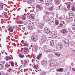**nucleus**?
Instances as JSON below:
<instances>
[{
    "instance_id": "obj_47",
    "label": "nucleus",
    "mask_w": 75,
    "mask_h": 75,
    "mask_svg": "<svg viewBox=\"0 0 75 75\" xmlns=\"http://www.w3.org/2000/svg\"><path fill=\"white\" fill-rule=\"evenodd\" d=\"M11 63V65L12 66V67H14V63L13 62H10Z\"/></svg>"
},
{
    "instance_id": "obj_28",
    "label": "nucleus",
    "mask_w": 75,
    "mask_h": 75,
    "mask_svg": "<svg viewBox=\"0 0 75 75\" xmlns=\"http://www.w3.org/2000/svg\"><path fill=\"white\" fill-rule=\"evenodd\" d=\"M64 71V69L62 68H60L57 70V71L59 72H62Z\"/></svg>"
},
{
    "instance_id": "obj_52",
    "label": "nucleus",
    "mask_w": 75,
    "mask_h": 75,
    "mask_svg": "<svg viewBox=\"0 0 75 75\" xmlns=\"http://www.w3.org/2000/svg\"><path fill=\"white\" fill-rule=\"evenodd\" d=\"M63 24L60 23L59 25L58 26V27H62L63 26Z\"/></svg>"
},
{
    "instance_id": "obj_64",
    "label": "nucleus",
    "mask_w": 75,
    "mask_h": 75,
    "mask_svg": "<svg viewBox=\"0 0 75 75\" xmlns=\"http://www.w3.org/2000/svg\"><path fill=\"white\" fill-rule=\"evenodd\" d=\"M16 27V26H13V28H16V27Z\"/></svg>"
},
{
    "instance_id": "obj_57",
    "label": "nucleus",
    "mask_w": 75,
    "mask_h": 75,
    "mask_svg": "<svg viewBox=\"0 0 75 75\" xmlns=\"http://www.w3.org/2000/svg\"><path fill=\"white\" fill-rule=\"evenodd\" d=\"M0 75H6V74L5 73H0Z\"/></svg>"
},
{
    "instance_id": "obj_9",
    "label": "nucleus",
    "mask_w": 75,
    "mask_h": 75,
    "mask_svg": "<svg viewBox=\"0 0 75 75\" xmlns=\"http://www.w3.org/2000/svg\"><path fill=\"white\" fill-rule=\"evenodd\" d=\"M52 35L54 38H56L57 37V33L55 31H52Z\"/></svg>"
},
{
    "instance_id": "obj_12",
    "label": "nucleus",
    "mask_w": 75,
    "mask_h": 75,
    "mask_svg": "<svg viewBox=\"0 0 75 75\" xmlns=\"http://www.w3.org/2000/svg\"><path fill=\"white\" fill-rule=\"evenodd\" d=\"M46 39L44 38H40V41L42 43H44L46 41Z\"/></svg>"
},
{
    "instance_id": "obj_51",
    "label": "nucleus",
    "mask_w": 75,
    "mask_h": 75,
    "mask_svg": "<svg viewBox=\"0 0 75 75\" xmlns=\"http://www.w3.org/2000/svg\"><path fill=\"white\" fill-rule=\"evenodd\" d=\"M6 68H7V67L8 68L10 67V65H8V64H6Z\"/></svg>"
},
{
    "instance_id": "obj_60",
    "label": "nucleus",
    "mask_w": 75,
    "mask_h": 75,
    "mask_svg": "<svg viewBox=\"0 0 75 75\" xmlns=\"http://www.w3.org/2000/svg\"><path fill=\"white\" fill-rule=\"evenodd\" d=\"M39 1H41V2H42L43 1V0H39Z\"/></svg>"
},
{
    "instance_id": "obj_19",
    "label": "nucleus",
    "mask_w": 75,
    "mask_h": 75,
    "mask_svg": "<svg viewBox=\"0 0 75 75\" xmlns=\"http://www.w3.org/2000/svg\"><path fill=\"white\" fill-rule=\"evenodd\" d=\"M24 23V21L23 20H19L18 21L17 24H23Z\"/></svg>"
},
{
    "instance_id": "obj_25",
    "label": "nucleus",
    "mask_w": 75,
    "mask_h": 75,
    "mask_svg": "<svg viewBox=\"0 0 75 75\" xmlns=\"http://www.w3.org/2000/svg\"><path fill=\"white\" fill-rule=\"evenodd\" d=\"M47 63V61L43 60L42 62V65H46Z\"/></svg>"
},
{
    "instance_id": "obj_15",
    "label": "nucleus",
    "mask_w": 75,
    "mask_h": 75,
    "mask_svg": "<svg viewBox=\"0 0 75 75\" xmlns=\"http://www.w3.org/2000/svg\"><path fill=\"white\" fill-rule=\"evenodd\" d=\"M55 45V43H54V42L53 40H52L50 41V45L51 47H53L54 45Z\"/></svg>"
},
{
    "instance_id": "obj_46",
    "label": "nucleus",
    "mask_w": 75,
    "mask_h": 75,
    "mask_svg": "<svg viewBox=\"0 0 75 75\" xmlns=\"http://www.w3.org/2000/svg\"><path fill=\"white\" fill-rule=\"evenodd\" d=\"M54 54H55L57 56V57H59V56L61 55V54H60L58 53H55Z\"/></svg>"
},
{
    "instance_id": "obj_11",
    "label": "nucleus",
    "mask_w": 75,
    "mask_h": 75,
    "mask_svg": "<svg viewBox=\"0 0 75 75\" xmlns=\"http://www.w3.org/2000/svg\"><path fill=\"white\" fill-rule=\"evenodd\" d=\"M32 40L34 41H37L38 39V38L37 36H32Z\"/></svg>"
},
{
    "instance_id": "obj_33",
    "label": "nucleus",
    "mask_w": 75,
    "mask_h": 75,
    "mask_svg": "<svg viewBox=\"0 0 75 75\" xmlns=\"http://www.w3.org/2000/svg\"><path fill=\"white\" fill-rule=\"evenodd\" d=\"M71 10H72V11H75V7L74 5H73L71 6Z\"/></svg>"
},
{
    "instance_id": "obj_63",
    "label": "nucleus",
    "mask_w": 75,
    "mask_h": 75,
    "mask_svg": "<svg viewBox=\"0 0 75 75\" xmlns=\"http://www.w3.org/2000/svg\"><path fill=\"white\" fill-rule=\"evenodd\" d=\"M6 75H9L8 74V73H7L6 74Z\"/></svg>"
},
{
    "instance_id": "obj_50",
    "label": "nucleus",
    "mask_w": 75,
    "mask_h": 75,
    "mask_svg": "<svg viewBox=\"0 0 75 75\" xmlns=\"http://www.w3.org/2000/svg\"><path fill=\"white\" fill-rule=\"evenodd\" d=\"M43 48L45 49V50H47V45H45L44 46Z\"/></svg>"
},
{
    "instance_id": "obj_62",
    "label": "nucleus",
    "mask_w": 75,
    "mask_h": 75,
    "mask_svg": "<svg viewBox=\"0 0 75 75\" xmlns=\"http://www.w3.org/2000/svg\"><path fill=\"white\" fill-rule=\"evenodd\" d=\"M66 57H69V55H67V56H66Z\"/></svg>"
},
{
    "instance_id": "obj_35",
    "label": "nucleus",
    "mask_w": 75,
    "mask_h": 75,
    "mask_svg": "<svg viewBox=\"0 0 75 75\" xmlns=\"http://www.w3.org/2000/svg\"><path fill=\"white\" fill-rule=\"evenodd\" d=\"M66 29H63L61 30V32L63 34H65V33H66Z\"/></svg>"
},
{
    "instance_id": "obj_59",
    "label": "nucleus",
    "mask_w": 75,
    "mask_h": 75,
    "mask_svg": "<svg viewBox=\"0 0 75 75\" xmlns=\"http://www.w3.org/2000/svg\"><path fill=\"white\" fill-rule=\"evenodd\" d=\"M26 0H23V2H26Z\"/></svg>"
},
{
    "instance_id": "obj_41",
    "label": "nucleus",
    "mask_w": 75,
    "mask_h": 75,
    "mask_svg": "<svg viewBox=\"0 0 75 75\" xmlns=\"http://www.w3.org/2000/svg\"><path fill=\"white\" fill-rule=\"evenodd\" d=\"M72 29L75 30V24H73L72 26Z\"/></svg>"
},
{
    "instance_id": "obj_14",
    "label": "nucleus",
    "mask_w": 75,
    "mask_h": 75,
    "mask_svg": "<svg viewBox=\"0 0 75 75\" xmlns=\"http://www.w3.org/2000/svg\"><path fill=\"white\" fill-rule=\"evenodd\" d=\"M23 46L28 47L29 46V43L27 41H25L24 43Z\"/></svg>"
},
{
    "instance_id": "obj_39",
    "label": "nucleus",
    "mask_w": 75,
    "mask_h": 75,
    "mask_svg": "<svg viewBox=\"0 0 75 75\" xmlns=\"http://www.w3.org/2000/svg\"><path fill=\"white\" fill-rule=\"evenodd\" d=\"M40 75H46V73L44 72H42L40 73Z\"/></svg>"
},
{
    "instance_id": "obj_31",
    "label": "nucleus",
    "mask_w": 75,
    "mask_h": 75,
    "mask_svg": "<svg viewBox=\"0 0 75 75\" xmlns=\"http://www.w3.org/2000/svg\"><path fill=\"white\" fill-rule=\"evenodd\" d=\"M44 31H43L42 30L40 32V35H44Z\"/></svg>"
},
{
    "instance_id": "obj_27",
    "label": "nucleus",
    "mask_w": 75,
    "mask_h": 75,
    "mask_svg": "<svg viewBox=\"0 0 75 75\" xmlns=\"http://www.w3.org/2000/svg\"><path fill=\"white\" fill-rule=\"evenodd\" d=\"M53 54H49L48 55V57L49 58H50V59H51L52 57H53Z\"/></svg>"
},
{
    "instance_id": "obj_32",
    "label": "nucleus",
    "mask_w": 75,
    "mask_h": 75,
    "mask_svg": "<svg viewBox=\"0 0 75 75\" xmlns=\"http://www.w3.org/2000/svg\"><path fill=\"white\" fill-rule=\"evenodd\" d=\"M54 21V19L53 18H50L49 19V23H51L52 21Z\"/></svg>"
},
{
    "instance_id": "obj_53",
    "label": "nucleus",
    "mask_w": 75,
    "mask_h": 75,
    "mask_svg": "<svg viewBox=\"0 0 75 75\" xmlns=\"http://www.w3.org/2000/svg\"><path fill=\"white\" fill-rule=\"evenodd\" d=\"M4 17H6L7 16V13L6 12H4Z\"/></svg>"
},
{
    "instance_id": "obj_49",
    "label": "nucleus",
    "mask_w": 75,
    "mask_h": 75,
    "mask_svg": "<svg viewBox=\"0 0 75 75\" xmlns=\"http://www.w3.org/2000/svg\"><path fill=\"white\" fill-rule=\"evenodd\" d=\"M58 18V20H61L62 19V17L60 16L58 18Z\"/></svg>"
},
{
    "instance_id": "obj_43",
    "label": "nucleus",
    "mask_w": 75,
    "mask_h": 75,
    "mask_svg": "<svg viewBox=\"0 0 75 75\" xmlns=\"http://www.w3.org/2000/svg\"><path fill=\"white\" fill-rule=\"evenodd\" d=\"M29 17L30 18H32V19H34V17L32 15H30L29 16Z\"/></svg>"
},
{
    "instance_id": "obj_22",
    "label": "nucleus",
    "mask_w": 75,
    "mask_h": 75,
    "mask_svg": "<svg viewBox=\"0 0 75 75\" xmlns=\"http://www.w3.org/2000/svg\"><path fill=\"white\" fill-rule=\"evenodd\" d=\"M38 64H36L35 63L34 64L33 67L34 68L37 69H38Z\"/></svg>"
},
{
    "instance_id": "obj_29",
    "label": "nucleus",
    "mask_w": 75,
    "mask_h": 75,
    "mask_svg": "<svg viewBox=\"0 0 75 75\" xmlns=\"http://www.w3.org/2000/svg\"><path fill=\"white\" fill-rule=\"evenodd\" d=\"M41 56H42V53L40 54L39 55H38L37 58L38 59H40L41 58Z\"/></svg>"
},
{
    "instance_id": "obj_55",
    "label": "nucleus",
    "mask_w": 75,
    "mask_h": 75,
    "mask_svg": "<svg viewBox=\"0 0 75 75\" xmlns=\"http://www.w3.org/2000/svg\"><path fill=\"white\" fill-rule=\"evenodd\" d=\"M56 16H57L56 17L57 18H58L60 16V15H59V14H56Z\"/></svg>"
},
{
    "instance_id": "obj_20",
    "label": "nucleus",
    "mask_w": 75,
    "mask_h": 75,
    "mask_svg": "<svg viewBox=\"0 0 75 75\" xmlns=\"http://www.w3.org/2000/svg\"><path fill=\"white\" fill-rule=\"evenodd\" d=\"M59 21L57 18L55 19V24L56 25H58L59 23Z\"/></svg>"
},
{
    "instance_id": "obj_42",
    "label": "nucleus",
    "mask_w": 75,
    "mask_h": 75,
    "mask_svg": "<svg viewBox=\"0 0 75 75\" xmlns=\"http://www.w3.org/2000/svg\"><path fill=\"white\" fill-rule=\"evenodd\" d=\"M54 6H52L51 8H49V11H52L53 9V8H54Z\"/></svg>"
},
{
    "instance_id": "obj_54",
    "label": "nucleus",
    "mask_w": 75,
    "mask_h": 75,
    "mask_svg": "<svg viewBox=\"0 0 75 75\" xmlns=\"http://www.w3.org/2000/svg\"><path fill=\"white\" fill-rule=\"evenodd\" d=\"M43 35V37H44L43 38H45L46 39L47 38V37H48V36H47V35H44H44Z\"/></svg>"
},
{
    "instance_id": "obj_44",
    "label": "nucleus",
    "mask_w": 75,
    "mask_h": 75,
    "mask_svg": "<svg viewBox=\"0 0 75 75\" xmlns=\"http://www.w3.org/2000/svg\"><path fill=\"white\" fill-rule=\"evenodd\" d=\"M2 4H4L3 3H1L0 4V8H3L2 7H3V5Z\"/></svg>"
},
{
    "instance_id": "obj_4",
    "label": "nucleus",
    "mask_w": 75,
    "mask_h": 75,
    "mask_svg": "<svg viewBox=\"0 0 75 75\" xmlns=\"http://www.w3.org/2000/svg\"><path fill=\"white\" fill-rule=\"evenodd\" d=\"M63 42L64 44L67 46L68 45H69V42L68 40V39H65L63 40Z\"/></svg>"
},
{
    "instance_id": "obj_13",
    "label": "nucleus",
    "mask_w": 75,
    "mask_h": 75,
    "mask_svg": "<svg viewBox=\"0 0 75 75\" xmlns=\"http://www.w3.org/2000/svg\"><path fill=\"white\" fill-rule=\"evenodd\" d=\"M74 13L72 12H70L69 13V16L70 18H74Z\"/></svg>"
},
{
    "instance_id": "obj_56",
    "label": "nucleus",
    "mask_w": 75,
    "mask_h": 75,
    "mask_svg": "<svg viewBox=\"0 0 75 75\" xmlns=\"http://www.w3.org/2000/svg\"><path fill=\"white\" fill-rule=\"evenodd\" d=\"M3 68V65L1 64H0V69H2Z\"/></svg>"
},
{
    "instance_id": "obj_36",
    "label": "nucleus",
    "mask_w": 75,
    "mask_h": 75,
    "mask_svg": "<svg viewBox=\"0 0 75 75\" xmlns=\"http://www.w3.org/2000/svg\"><path fill=\"white\" fill-rule=\"evenodd\" d=\"M22 20H25V19H26L27 18L26 17V16H22Z\"/></svg>"
},
{
    "instance_id": "obj_30",
    "label": "nucleus",
    "mask_w": 75,
    "mask_h": 75,
    "mask_svg": "<svg viewBox=\"0 0 75 75\" xmlns=\"http://www.w3.org/2000/svg\"><path fill=\"white\" fill-rule=\"evenodd\" d=\"M33 49L34 50H38V46L36 45H34L33 47Z\"/></svg>"
},
{
    "instance_id": "obj_6",
    "label": "nucleus",
    "mask_w": 75,
    "mask_h": 75,
    "mask_svg": "<svg viewBox=\"0 0 75 75\" xmlns=\"http://www.w3.org/2000/svg\"><path fill=\"white\" fill-rule=\"evenodd\" d=\"M44 32L46 34H49L50 33V29L47 28H44Z\"/></svg>"
},
{
    "instance_id": "obj_3",
    "label": "nucleus",
    "mask_w": 75,
    "mask_h": 75,
    "mask_svg": "<svg viewBox=\"0 0 75 75\" xmlns=\"http://www.w3.org/2000/svg\"><path fill=\"white\" fill-rule=\"evenodd\" d=\"M63 48V46L62 45H57L56 46V48L57 50H61Z\"/></svg>"
},
{
    "instance_id": "obj_38",
    "label": "nucleus",
    "mask_w": 75,
    "mask_h": 75,
    "mask_svg": "<svg viewBox=\"0 0 75 75\" xmlns=\"http://www.w3.org/2000/svg\"><path fill=\"white\" fill-rule=\"evenodd\" d=\"M49 23L51 24V25H54V24H55V23L54 21L50 22Z\"/></svg>"
},
{
    "instance_id": "obj_8",
    "label": "nucleus",
    "mask_w": 75,
    "mask_h": 75,
    "mask_svg": "<svg viewBox=\"0 0 75 75\" xmlns=\"http://www.w3.org/2000/svg\"><path fill=\"white\" fill-rule=\"evenodd\" d=\"M36 8L37 9H38L39 10H42V6L40 5H38L36 6Z\"/></svg>"
},
{
    "instance_id": "obj_18",
    "label": "nucleus",
    "mask_w": 75,
    "mask_h": 75,
    "mask_svg": "<svg viewBox=\"0 0 75 75\" xmlns=\"http://www.w3.org/2000/svg\"><path fill=\"white\" fill-rule=\"evenodd\" d=\"M55 4H59L61 3V0H55Z\"/></svg>"
},
{
    "instance_id": "obj_23",
    "label": "nucleus",
    "mask_w": 75,
    "mask_h": 75,
    "mask_svg": "<svg viewBox=\"0 0 75 75\" xmlns=\"http://www.w3.org/2000/svg\"><path fill=\"white\" fill-rule=\"evenodd\" d=\"M50 67H52V68H53V67H55V66L56 65V64H55V63H54V62L51 63H50Z\"/></svg>"
},
{
    "instance_id": "obj_26",
    "label": "nucleus",
    "mask_w": 75,
    "mask_h": 75,
    "mask_svg": "<svg viewBox=\"0 0 75 75\" xmlns=\"http://www.w3.org/2000/svg\"><path fill=\"white\" fill-rule=\"evenodd\" d=\"M70 6H71V5L70 4H68V5H67V8L68 9H65L64 10L65 11H68L70 9Z\"/></svg>"
},
{
    "instance_id": "obj_21",
    "label": "nucleus",
    "mask_w": 75,
    "mask_h": 75,
    "mask_svg": "<svg viewBox=\"0 0 75 75\" xmlns=\"http://www.w3.org/2000/svg\"><path fill=\"white\" fill-rule=\"evenodd\" d=\"M48 17V15L47 14L43 16V20L45 21V20H46V19H47Z\"/></svg>"
},
{
    "instance_id": "obj_7",
    "label": "nucleus",
    "mask_w": 75,
    "mask_h": 75,
    "mask_svg": "<svg viewBox=\"0 0 75 75\" xmlns=\"http://www.w3.org/2000/svg\"><path fill=\"white\" fill-rule=\"evenodd\" d=\"M24 54H27L29 52V50L27 47H25L24 49Z\"/></svg>"
},
{
    "instance_id": "obj_1",
    "label": "nucleus",
    "mask_w": 75,
    "mask_h": 75,
    "mask_svg": "<svg viewBox=\"0 0 75 75\" xmlns=\"http://www.w3.org/2000/svg\"><path fill=\"white\" fill-rule=\"evenodd\" d=\"M28 65V62H27V61L26 60H24L23 64V65H22L20 67V68H23V67H27Z\"/></svg>"
},
{
    "instance_id": "obj_45",
    "label": "nucleus",
    "mask_w": 75,
    "mask_h": 75,
    "mask_svg": "<svg viewBox=\"0 0 75 75\" xmlns=\"http://www.w3.org/2000/svg\"><path fill=\"white\" fill-rule=\"evenodd\" d=\"M12 70H13L12 68H10L7 70V71L8 72H10V71H12Z\"/></svg>"
},
{
    "instance_id": "obj_40",
    "label": "nucleus",
    "mask_w": 75,
    "mask_h": 75,
    "mask_svg": "<svg viewBox=\"0 0 75 75\" xmlns=\"http://www.w3.org/2000/svg\"><path fill=\"white\" fill-rule=\"evenodd\" d=\"M6 61H8V60H10V59H11V58L8 57H6Z\"/></svg>"
},
{
    "instance_id": "obj_5",
    "label": "nucleus",
    "mask_w": 75,
    "mask_h": 75,
    "mask_svg": "<svg viewBox=\"0 0 75 75\" xmlns=\"http://www.w3.org/2000/svg\"><path fill=\"white\" fill-rule=\"evenodd\" d=\"M28 27H29V28L30 29V30L33 29V27H34V24L31 22L30 23L28 24Z\"/></svg>"
},
{
    "instance_id": "obj_61",
    "label": "nucleus",
    "mask_w": 75,
    "mask_h": 75,
    "mask_svg": "<svg viewBox=\"0 0 75 75\" xmlns=\"http://www.w3.org/2000/svg\"><path fill=\"white\" fill-rule=\"evenodd\" d=\"M36 21H39L40 20L39 19H37L36 20Z\"/></svg>"
},
{
    "instance_id": "obj_34",
    "label": "nucleus",
    "mask_w": 75,
    "mask_h": 75,
    "mask_svg": "<svg viewBox=\"0 0 75 75\" xmlns=\"http://www.w3.org/2000/svg\"><path fill=\"white\" fill-rule=\"evenodd\" d=\"M39 27L41 28H42L43 27H44V24L43 23H40L39 25Z\"/></svg>"
},
{
    "instance_id": "obj_48",
    "label": "nucleus",
    "mask_w": 75,
    "mask_h": 75,
    "mask_svg": "<svg viewBox=\"0 0 75 75\" xmlns=\"http://www.w3.org/2000/svg\"><path fill=\"white\" fill-rule=\"evenodd\" d=\"M19 57H20V58H23V57H24V55L23 54H19Z\"/></svg>"
},
{
    "instance_id": "obj_37",
    "label": "nucleus",
    "mask_w": 75,
    "mask_h": 75,
    "mask_svg": "<svg viewBox=\"0 0 75 75\" xmlns=\"http://www.w3.org/2000/svg\"><path fill=\"white\" fill-rule=\"evenodd\" d=\"M43 12L44 13H45L46 14H47V15H49V13L46 10H44L43 11Z\"/></svg>"
},
{
    "instance_id": "obj_17",
    "label": "nucleus",
    "mask_w": 75,
    "mask_h": 75,
    "mask_svg": "<svg viewBox=\"0 0 75 75\" xmlns=\"http://www.w3.org/2000/svg\"><path fill=\"white\" fill-rule=\"evenodd\" d=\"M66 22L67 23H70L71 22V19L69 18H67L66 19Z\"/></svg>"
},
{
    "instance_id": "obj_10",
    "label": "nucleus",
    "mask_w": 75,
    "mask_h": 75,
    "mask_svg": "<svg viewBox=\"0 0 75 75\" xmlns=\"http://www.w3.org/2000/svg\"><path fill=\"white\" fill-rule=\"evenodd\" d=\"M44 51H45V52H54V53H55V50H54L53 51H51V50H44Z\"/></svg>"
},
{
    "instance_id": "obj_2",
    "label": "nucleus",
    "mask_w": 75,
    "mask_h": 75,
    "mask_svg": "<svg viewBox=\"0 0 75 75\" xmlns=\"http://www.w3.org/2000/svg\"><path fill=\"white\" fill-rule=\"evenodd\" d=\"M52 1L51 0H47L46 1L45 4L47 6H51Z\"/></svg>"
},
{
    "instance_id": "obj_58",
    "label": "nucleus",
    "mask_w": 75,
    "mask_h": 75,
    "mask_svg": "<svg viewBox=\"0 0 75 75\" xmlns=\"http://www.w3.org/2000/svg\"><path fill=\"white\" fill-rule=\"evenodd\" d=\"M72 69L73 71H75V68H72Z\"/></svg>"
},
{
    "instance_id": "obj_16",
    "label": "nucleus",
    "mask_w": 75,
    "mask_h": 75,
    "mask_svg": "<svg viewBox=\"0 0 75 75\" xmlns=\"http://www.w3.org/2000/svg\"><path fill=\"white\" fill-rule=\"evenodd\" d=\"M35 0H28V4H33L34 2L35 1Z\"/></svg>"
},
{
    "instance_id": "obj_24",
    "label": "nucleus",
    "mask_w": 75,
    "mask_h": 75,
    "mask_svg": "<svg viewBox=\"0 0 75 75\" xmlns=\"http://www.w3.org/2000/svg\"><path fill=\"white\" fill-rule=\"evenodd\" d=\"M13 27H10L8 28V31L10 32H13Z\"/></svg>"
}]
</instances>
